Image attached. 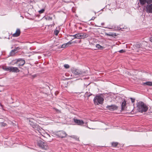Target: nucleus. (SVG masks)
Returning <instances> with one entry per match:
<instances>
[{
    "label": "nucleus",
    "instance_id": "obj_1",
    "mask_svg": "<svg viewBox=\"0 0 152 152\" xmlns=\"http://www.w3.org/2000/svg\"><path fill=\"white\" fill-rule=\"evenodd\" d=\"M137 110L139 112H145L148 110V107L143 102H140L137 103Z\"/></svg>",
    "mask_w": 152,
    "mask_h": 152
},
{
    "label": "nucleus",
    "instance_id": "obj_2",
    "mask_svg": "<svg viewBox=\"0 0 152 152\" xmlns=\"http://www.w3.org/2000/svg\"><path fill=\"white\" fill-rule=\"evenodd\" d=\"M88 34L83 33L77 34L73 35H70V36H72L74 38L78 39H83L88 37Z\"/></svg>",
    "mask_w": 152,
    "mask_h": 152
},
{
    "label": "nucleus",
    "instance_id": "obj_3",
    "mask_svg": "<svg viewBox=\"0 0 152 152\" xmlns=\"http://www.w3.org/2000/svg\"><path fill=\"white\" fill-rule=\"evenodd\" d=\"M103 101V98L99 96H96L94 97V103L95 105H98L99 104H102Z\"/></svg>",
    "mask_w": 152,
    "mask_h": 152
},
{
    "label": "nucleus",
    "instance_id": "obj_4",
    "mask_svg": "<svg viewBox=\"0 0 152 152\" xmlns=\"http://www.w3.org/2000/svg\"><path fill=\"white\" fill-rule=\"evenodd\" d=\"M38 146L42 149L46 150L48 148V147L46 143L39 140L37 142Z\"/></svg>",
    "mask_w": 152,
    "mask_h": 152
},
{
    "label": "nucleus",
    "instance_id": "obj_5",
    "mask_svg": "<svg viewBox=\"0 0 152 152\" xmlns=\"http://www.w3.org/2000/svg\"><path fill=\"white\" fill-rule=\"evenodd\" d=\"M71 71L73 73L76 75H80L83 73V72L81 70L75 68L72 69Z\"/></svg>",
    "mask_w": 152,
    "mask_h": 152
},
{
    "label": "nucleus",
    "instance_id": "obj_6",
    "mask_svg": "<svg viewBox=\"0 0 152 152\" xmlns=\"http://www.w3.org/2000/svg\"><path fill=\"white\" fill-rule=\"evenodd\" d=\"M56 135L59 137L63 138L65 137L66 136L67 134L65 132L60 131L57 132Z\"/></svg>",
    "mask_w": 152,
    "mask_h": 152
},
{
    "label": "nucleus",
    "instance_id": "obj_7",
    "mask_svg": "<svg viewBox=\"0 0 152 152\" xmlns=\"http://www.w3.org/2000/svg\"><path fill=\"white\" fill-rule=\"evenodd\" d=\"M9 71L14 72H18L20 71V70L17 67L10 66L9 67Z\"/></svg>",
    "mask_w": 152,
    "mask_h": 152
},
{
    "label": "nucleus",
    "instance_id": "obj_8",
    "mask_svg": "<svg viewBox=\"0 0 152 152\" xmlns=\"http://www.w3.org/2000/svg\"><path fill=\"white\" fill-rule=\"evenodd\" d=\"M29 124H30V125L32 126L33 128H34L35 130H37L38 131H39L38 129H39V128H38V126L34 124V122H33L32 121H31L30 120H29Z\"/></svg>",
    "mask_w": 152,
    "mask_h": 152
},
{
    "label": "nucleus",
    "instance_id": "obj_9",
    "mask_svg": "<svg viewBox=\"0 0 152 152\" xmlns=\"http://www.w3.org/2000/svg\"><path fill=\"white\" fill-rule=\"evenodd\" d=\"M146 11L148 12H152V4H148L145 7Z\"/></svg>",
    "mask_w": 152,
    "mask_h": 152
},
{
    "label": "nucleus",
    "instance_id": "obj_10",
    "mask_svg": "<svg viewBox=\"0 0 152 152\" xmlns=\"http://www.w3.org/2000/svg\"><path fill=\"white\" fill-rule=\"evenodd\" d=\"M18 66H23L25 63V61L24 60L19 59L17 61Z\"/></svg>",
    "mask_w": 152,
    "mask_h": 152
},
{
    "label": "nucleus",
    "instance_id": "obj_11",
    "mask_svg": "<svg viewBox=\"0 0 152 152\" xmlns=\"http://www.w3.org/2000/svg\"><path fill=\"white\" fill-rule=\"evenodd\" d=\"M74 122L78 125H82L84 124V122L82 120L74 119Z\"/></svg>",
    "mask_w": 152,
    "mask_h": 152
},
{
    "label": "nucleus",
    "instance_id": "obj_12",
    "mask_svg": "<svg viewBox=\"0 0 152 152\" xmlns=\"http://www.w3.org/2000/svg\"><path fill=\"white\" fill-rule=\"evenodd\" d=\"M106 107L110 110L113 111L117 109V107L115 105H108Z\"/></svg>",
    "mask_w": 152,
    "mask_h": 152
},
{
    "label": "nucleus",
    "instance_id": "obj_13",
    "mask_svg": "<svg viewBox=\"0 0 152 152\" xmlns=\"http://www.w3.org/2000/svg\"><path fill=\"white\" fill-rule=\"evenodd\" d=\"M20 29L19 28L17 29L16 32L12 35V36L14 37H17L20 36Z\"/></svg>",
    "mask_w": 152,
    "mask_h": 152
},
{
    "label": "nucleus",
    "instance_id": "obj_14",
    "mask_svg": "<svg viewBox=\"0 0 152 152\" xmlns=\"http://www.w3.org/2000/svg\"><path fill=\"white\" fill-rule=\"evenodd\" d=\"M75 42H71L69 41L68 42L66 43L65 44H64L62 45L61 48H65L69 45H71L72 43H75Z\"/></svg>",
    "mask_w": 152,
    "mask_h": 152
},
{
    "label": "nucleus",
    "instance_id": "obj_15",
    "mask_svg": "<svg viewBox=\"0 0 152 152\" xmlns=\"http://www.w3.org/2000/svg\"><path fill=\"white\" fill-rule=\"evenodd\" d=\"M143 85H148L149 86H152V82L148 81L145 83H142Z\"/></svg>",
    "mask_w": 152,
    "mask_h": 152
},
{
    "label": "nucleus",
    "instance_id": "obj_16",
    "mask_svg": "<svg viewBox=\"0 0 152 152\" xmlns=\"http://www.w3.org/2000/svg\"><path fill=\"white\" fill-rule=\"evenodd\" d=\"M126 102L125 101H124L122 104V110H124L125 108V107L126 105Z\"/></svg>",
    "mask_w": 152,
    "mask_h": 152
},
{
    "label": "nucleus",
    "instance_id": "obj_17",
    "mask_svg": "<svg viewBox=\"0 0 152 152\" xmlns=\"http://www.w3.org/2000/svg\"><path fill=\"white\" fill-rule=\"evenodd\" d=\"M96 47L100 50H102L104 48V47L100 45L97 44L96 45Z\"/></svg>",
    "mask_w": 152,
    "mask_h": 152
},
{
    "label": "nucleus",
    "instance_id": "obj_18",
    "mask_svg": "<svg viewBox=\"0 0 152 152\" xmlns=\"http://www.w3.org/2000/svg\"><path fill=\"white\" fill-rule=\"evenodd\" d=\"M16 51L17 50L15 49L12 50L10 53V56H12L15 53Z\"/></svg>",
    "mask_w": 152,
    "mask_h": 152
},
{
    "label": "nucleus",
    "instance_id": "obj_19",
    "mask_svg": "<svg viewBox=\"0 0 152 152\" xmlns=\"http://www.w3.org/2000/svg\"><path fill=\"white\" fill-rule=\"evenodd\" d=\"M140 2L141 4L144 5L147 3V0H140Z\"/></svg>",
    "mask_w": 152,
    "mask_h": 152
},
{
    "label": "nucleus",
    "instance_id": "obj_20",
    "mask_svg": "<svg viewBox=\"0 0 152 152\" xmlns=\"http://www.w3.org/2000/svg\"><path fill=\"white\" fill-rule=\"evenodd\" d=\"M2 68L4 70L9 71V67H8L6 66H2Z\"/></svg>",
    "mask_w": 152,
    "mask_h": 152
},
{
    "label": "nucleus",
    "instance_id": "obj_21",
    "mask_svg": "<svg viewBox=\"0 0 152 152\" xmlns=\"http://www.w3.org/2000/svg\"><path fill=\"white\" fill-rule=\"evenodd\" d=\"M142 45L141 44H136L135 45V47L137 48H142Z\"/></svg>",
    "mask_w": 152,
    "mask_h": 152
},
{
    "label": "nucleus",
    "instance_id": "obj_22",
    "mask_svg": "<svg viewBox=\"0 0 152 152\" xmlns=\"http://www.w3.org/2000/svg\"><path fill=\"white\" fill-rule=\"evenodd\" d=\"M30 3H32V4L30 5L31 6L30 8H33V4L34 3V0H30Z\"/></svg>",
    "mask_w": 152,
    "mask_h": 152
},
{
    "label": "nucleus",
    "instance_id": "obj_23",
    "mask_svg": "<svg viewBox=\"0 0 152 152\" xmlns=\"http://www.w3.org/2000/svg\"><path fill=\"white\" fill-rule=\"evenodd\" d=\"M7 124L6 123L2 122V123H1V127H5L7 126Z\"/></svg>",
    "mask_w": 152,
    "mask_h": 152
},
{
    "label": "nucleus",
    "instance_id": "obj_24",
    "mask_svg": "<svg viewBox=\"0 0 152 152\" xmlns=\"http://www.w3.org/2000/svg\"><path fill=\"white\" fill-rule=\"evenodd\" d=\"M54 34L56 35H57L59 33V31H58V30H56V29L54 31Z\"/></svg>",
    "mask_w": 152,
    "mask_h": 152
},
{
    "label": "nucleus",
    "instance_id": "obj_25",
    "mask_svg": "<svg viewBox=\"0 0 152 152\" xmlns=\"http://www.w3.org/2000/svg\"><path fill=\"white\" fill-rule=\"evenodd\" d=\"M118 143L116 142H113L112 145L114 146H116L117 145Z\"/></svg>",
    "mask_w": 152,
    "mask_h": 152
},
{
    "label": "nucleus",
    "instance_id": "obj_26",
    "mask_svg": "<svg viewBox=\"0 0 152 152\" xmlns=\"http://www.w3.org/2000/svg\"><path fill=\"white\" fill-rule=\"evenodd\" d=\"M45 11V10L44 9H42L41 10L39 11V13H42L44 12Z\"/></svg>",
    "mask_w": 152,
    "mask_h": 152
},
{
    "label": "nucleus",
    "instance_id": "obj_27",
    "mask_svg": "<svg viewBox=\"0 0 152 152\" xmlns=\"http://www.w3.org/2000/svg\"><path fill=\"white\" fill-rule=\"evenodd\" d=\"M64 67L65 68L68 69L69 68V66L68 64H65L64 65Z\"/></svg>",
    "mask_w": 152,
    "mask_h": 152
},
{
    "label": "nucleus",
    "instance_id": "obj_28",
    "mask_svg": "<svg viewBox=\"0 0 152 152\" xmlns=\"http://www.w3.org/2000/svg\"><path fill=\"white\" fill-rule=\"evenodd\" d=\"M125 52V50H121L119 51V52L120 53H124Z\"/></svg>",
    "mask_w": 152,
    "mask_h": 152
},
{
    "label": "nucleus",
    "instance_id": "obj_29",
    "mask_svg": "<svg viewBox=\"0 0 152 152\" xmlns=\"http://www.w3.org/2000/svg\"><path fill=\"white\" fill-rule=\"evenodd\" d=\"M152 2V0H147V3L148 4Z\"/></svg>",
    "mask_w": 152,
    "mask_h": 152
},
{
    "label": "nucleus",
    "instance_id": "obj_30",
    "mask_svg": "<svg viewBox=\"0 0 152 152\" xmlns=\"http://www.w3.org/2000/svg\"><path fill=\"white\" fill-rule=\"evenodd\" d=\"M4 121V120L2 118H0V123H1L2 122H3Z\"/></svg>",
    "mask_w": 152,
    "mask_h": 152
},
{
    "label": "nucleus",
    "instance_id": "obj_31",
    "mask_svg": "<svg viewBox=\"0 0 152 152\" xmlns=\"http://www.w3.org/2000/svg\"><path fill=\"white\" fill-rule=\"evenodd\" d=\"M69 137L73 138H77L76 136L75 135L69 136Z\"/></svg>",
    "mask_w": 152,
    "mask_h": 152
},
{
    "label": "nucleus",
    "instance_id": "obj_32",
    "mask_svg": "<svg viewBox=\"0 0 152 152\" xmlns=\"http://www.w3.org/2000/svg\"><path fill=\"white\" fill-rule=\"evenodd\" d=\"M130 99H131V100L132 102V103H133V102H134V101H135V99H134L132 98H131Z\"/></svg>",
    "mask_w": 152,
    "mask_h": 152
},
{
    "label": "nucleus",
    "instance_id": "obj_33",
    "mask_svg": "<svg viewBox=\"0 0 152 152\" xmlns=\"http://www.w3.org/2000/svg\"><path fill=\"white\" fill-rule=\"evenodd\" d=\"M95 18V17H93L90 20H94Z\"/></svg>",
    "mask_w": 152,
    "mask_h": 152
},
{
    "label": "nucleus",
    "instance_id": "obj_34",
    "mask_svg": "<svg viewBox=\"0 0 152 152\" xmlns=\"http://www.w3.org/2000/svg\"><path fill=\"white\" fill-rule=\"evenodd\" d=\"M150 41L151 42H152V37H151V39H150Z\"/></svg>",
    "mask_w": 152,
    "mask_h": 152
},
{
    "label": "nucleus",
    "instance_id": "obj_35",
    "mask_svg": "<svg viewBox=\"0 0 152 152\" xmlns=\"http://www.w3.org/2000/svg\"><path fill=\"white\" fill-rule=\"evenodd\" d=\"M104 23H101V25H104Z\"/></svg>",
    "mask_w": 152,
    "mask_h": 152
},
{
    "label": "nucleus",
    "instance_id": "obj_36",
    "mask_svg": "<svg viewBox=\"0 0 152 152\" xmlns=\"http://www.w3.org/2000/svg\"><path fill=\"white\" fill-rule=\"evenodd\" d=\"M95 26H97V27H100V26H96V25Z\"/></svg>",
    "mask_w": 152,
    "mask_h": 152
},
{
    "label": "nucleus",
    "instance_id": "obj_37",
    "mask_svg": "<svg viewBox=\"0 0 152 152\" xmlns=\"http://www.w3.org/2000/svg\"><path fill=\"white\" fill-rule=\"evenodd\" d=\"M72 39H74L75 38H74V37H73V38H72Z\"/></svg>",
    "mask_w": 152,
    "mask_h": 152
},
{
    "label": "nucleus",
    "instance_id": "obj_38",
    "mask_svg": "<svg viewBox=\"0 0 152 152\" xmlns=\"http://www.w3.org/2000/svg\"><path fill=\"white\" fill-rule=\"evenodd\" d=\"M81 40H80V41H79V42H81Z\"/></svg>",
    "mask_w": 152,
    "mask_h": 152
},
{
    "label": "nucleus",
    "instance_id": "obj_39",
    "mask_svg": "<svg viewBox=\"0 0 152 152\" xmlns=\"http://www.w3.org/2000/svg\"><path fill=\"white\" fill-rule=\"evenodd\" d=\"M35 75L34 76V77H35Z\"/></svg>",
    "mask_w": 152,
    "mask_h": 152
},
{
    "label": "nucleus",
    "instance_id": "obj_40",
    "mask_svg": "<svg viewBox=\"0 0 152 152\" xmlns=\"http://www.w3.org/2000/svg\"><path fill=\"white\" fill-rule=\"evenodd\" d=\"M109 28L111 29L112 28Z\"/></svg>",
    "mask_w": 152,
    "mask_h": 152
}]
</instances>
